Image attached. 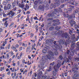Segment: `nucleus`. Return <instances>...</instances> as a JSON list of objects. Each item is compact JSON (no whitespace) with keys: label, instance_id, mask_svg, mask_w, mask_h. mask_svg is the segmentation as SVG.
I'll use <instances>...</instances> for the list:
<instances>
[{"label":"nucleus","instance_id":"46","mask_svg":"<svg viewBox=\"0 0 79 79\" xmlns=\"http://www.w3.org/2000/svg\"><path fill=\"white\" fill-rule=\"evenodd\" d=\"M59 58L60 60H63V57H62V56L61 55H60L59 56Z\"/></svg>","mask_w":79,"mask_h":79},{"label":"nucleus","instance_id":"35","mask_svg":"<svg viewBox=\"0 0 79 79\" xmlns=\"http://www.w3.org/2000/svg\"><path fill=\"white\" fill-rule=\"evenodd\" d=\"M3 17H4V18H6V17H7V14H5V13H3Z\"/></svg>","mask_w":79,"mask_h":79},{"label":"nucleus","instance_id":"15","mask_svg":"<svg viewBox=\"0 0 79 79\" xmlns=\"http://www.w3.org/2000/svg\"><path fill=\"white\" fill-rule=\"evenodd\" d=\"M50 77L48 76L47 77V76H42V78L44 79H50Z\"/></svg>","mask_w":79,"mask_h":79},{"label":"nucleus","instance_id":"55","mask_svg":"<svg viewBox=\"0 0 79 79\" xmlns=\"http://www.w3.org/2000/svg\"><path fill=\"white\" fill-rule=\"evenodd\" d=\"M56 30H58L60 29V27H57L55 28Z\"/></svg>","mask_w":79,"mask_h":79},{"label":"nucleus","instance_id":"21","mask_svg":"<svg viewBox=\"0 0 79 79\" xmlns=\"http://www.w3.org/2000/svg\"><path fill=\"white\" fill-rule=\"evenodd\" d=\"M69 23H73V24H76V22L74 21L73 19H72L71 20L69 21Z\"/></svg>","mask_w":79,"mask_h":79},{"label":"nucleus","instance_id":"20","mask_svg":"<svg viewBox=\"0 0 79 79\" xmlns=\"http://www.w3.org/2000/svg\"><path fill=\"white\" fill-rule=\"evenodd\" d=\"M7 7L9 10H11V4H8Z\"/></svg>","mask_w":79,"mask_h":79},{"label":"nucleus","instance_id":"1","mask_svg":"<svg viewBox=\"0 0 79 79\" xmlns=\"http://www.w3.org/2000/svg\"><path fill=\"white\" fill-rule=\"evenodd\" d=\"M64 36L65 39H68V40H66V41L67 42H65V41H63L62 40L60 39L59 40V44H58V43H56V41H54L53 42L54 44V47H55L56 49H58V48L61 49L62 48V46L61 44H64L66 46L67 45V43H71L72 44L71 45L70 50H73L75 48V43H74V40H75L76 39V37L75 35L73 34L71 35V38H70L69 35H68L67 33L64 34L63 35Z\"/></svg>","mask_w":79,"mask_h":79},{"label":"nucleus","instance_id":"52","mask_svg":"<svg viewBox=\"0 0 79 79\" xmlns=\"http://www.w3.org/2000/svg\"><path fill=\"white\" fill-rule=\"evenodd\" d=\"M30 21L31 23H33V17H31L30 19Z\"/></svg>","mask_w":79,"mask_h":79},{"label":"nucleus","instance_id":"31","mask_svg":"<svg viewBox=\"0 0 79 79\" xmlns=\"http://www.w3.org/2000/svg\"><path fill=\"white\" fill-rule=\"evenodd\" d=\"M47 71H49V72H50V71H52V67H51V66H50L49 69L48 70H47Z\"/></svg>","mask_w":79,"mask_h":79},{"label":"nucleus","instance_id":"17","mask_svg":"<svg viewBox=\"0 0 79 79\" xmlns=\"http://www.w3.org/2000/svg\"><path fill=\"white\" fill-rule=\"evenodd\" d=\"M75 52H76L75 49L73 50V51H71L70 52V55H71V56H73V55H74V53H75Z\"/></svg>","mask_w":79,"mask_h":79},{"label":"nucleus","instance_id":"63","mask_svg":"<svg viewBox=\"0 0 79 79\" xmlns=\"http://www.w3.org/2000/svg\"><path fill=\"white\" fill-rule=\"evenodd\" d=\"M15 47L17 48H18V47H19V45L18 44H17L16 45H15Z\"/></svg>","mask_w":79,"mask_h":79},{"label":"nucleus","instance_id":"60","mask_svg":"<svg viewBox=\"0 0 79 79\" xmlns=\"http://www.w3.org/2000/svg\"><path fill=\"white\" fill-rule=\"evenodd\" d=\"M31 13V11H27L26 13V14H28V15H29Z\"/></svg>","mask_w":79,"mask_h":79},{"label":"nucleus","instance_id":"54","mask_svg":"<svg viewBox=\"0 0 79 79\" xmlns=\"http://www.w3.org/2000/svg\"><path fill=\"white\" fill-rule=\"evenodd\" d=\"M34 34L33 33H31V36L30 37L31 38H32V37H34Z\"/></svg>","mask_w":79,"mask_h":79},{"label":"nucleus","instance_id":"11","mask_svg":"<svg viewBox=\"0 0 79 79\" xmlns=\"http://www.w3.org/2000/svg\"><path fill=\"white\" fill-rule=\"evenodd\" d=\"M58 64L56 65V66L57 68H60V66H61V61L60 60H58Z\"/></svg>","mask_w":79,"mask_h":79},{"label":"nucleus","instance_id":"56","mask_svg":"<svg viewBox=\"0 0 79 79\" xmlns=\"http://www.w3.org/2000/svg\"><path fill=\"white\" fill-rule=\"evenodd\" d=\"M0 48L1 50H3V49H5V47H3L2 46H1L0 47Z\"/></svg>","mask_w":79,"mask_h":79},{"label":"nucleus","instance_id":"26","mask_svg":"<svg viewBox=\"0 0 79 79\" xmlns=\"http://www.w3.org/2000/svg\"><path fill=\"white\" fill-rule=\"evenodd\" d=\"M53 29H54V27H51L49 28V30L50 31H53Z\"/></svg>","mask_w":79,"mask_h":79},{"label":"nucleus","instance_id":"8","mask_svg":"<svg viewBox=\"0 0 79 79\" xmlns=\"http://www.w3.org/2000/svg\"><path fill=\"white\" fill-rule=\"evenodd\" d=\"M58 68H57V67H56V68H55V66L54 67V69L55 71H54L53 72V76H55L56 74H57V71L58 70Z\"/></svg>","mask_w":79,"mask_h":79},{"label":"nucleus","instance_id":"40","mask_svg":"<svg viewBox=\"0 0 79 79\" xmlns=\"http://www.w3.org/2000/svg\"><path fill=\"white\" fill-rule=\"evenodd\" d=\"M22 46H24V47H27V44H25L23 43L22 44Z\"/></svg>","mask_w":79,"mask_h":79},{"label":"nucleus","instance_id":"58","mask_svg":"<svg viewBox=\"0 0 79 79\" xmlns=\"http://www.w3.org/2000/svg\"><path fill=\"white\" fill-rule=\"evenodd\" d=\"M40 26L41 27L40 28L41 29H43L42 27H44V24L43 23Z\"/></svg>","mask_w":79,"mask_h":79},{"label":"nucleus","instance_id":"32","mask_svg":"<svg viewBox=\"0 0 79 79\" xmlns=\"http://www.w3.org/2000/svg\"><path fill=\"white\" fill-rule=\"evenodd\" d=\"M64 61L66 63H68V62L69 61V59L68 58H66V60H64Z\"/></svg>","mask_w":79,"mask_h":79},{"label":"nucleus","instance_id":"28","mask_svg":"<svg viewBox=\"0 0 79 79\" xmlns=\"http://www.w3.org/2000/svg\"><path fill=\"white\" fill-rule=\"evenodd\" d=\"M8 18L7 17L6 18H4L2 19V21H3V22H5H5H6V20H8Z\"/></svg>","mask_w":79,"mask_h":79},{"label":"nucleus","instance_id":"10","mask_svg":"<svg viewBox=\"0 0 79 79\" xmlns=\"http://www.w3.org/2000/svg\"><path fill=\"white\" fill-rule=\"evenodd\" d=\"M74 29L71 28V29L69 30V33L70 35H71L72 34L74 33Z\"/></svg>","mask_w":79,"mask_h":79},{"label":"nucleus","instance_id":"42","mask_svg":"<svg viewBox=\"0 0 79 79\" xmlns=\"http://www.w3.org/2000/svg\"><path fill=\"white\" fill-rule=\"evenodd\" d=\"M4 69H5V68H4V67H1V69H0V71H3V70H4Z\"/></svg>","mask_w":79,"mask_h":79},{"label":"nucleus","instance_id":"41","mask_svg":"<svg viewBox=\"0 0 79 79\" xmlns=\"http://www.w3.org/2000/svg\"><path fill=\"white\" fill-rule=\"evenodd\" d=\"M52 25V24L50 23H48L47 24V26L48 27H50V26H51Z\"/></svg>","mask_w":79,"mask_h":79},{"label":"nucleus","instance_id":"9","mask_svg":"<svg viewBox=\"0 0 79 79\" xmlns=\"http://www.w3.org/2000/svg\"><path fill=\"white\" fill-rule=\"evenodd\" d=\"M39 8L41 11H44L45 6H44L40 5L39 6Z\"/></svg>","mask_w":79,"mask_h":79},{"label":"nucleus","instance_id":"2","mask_svg":"<svg viewBox=\"0 0 79 79\" xmlns=\"http://www.w3.org/2000/svg\"><path fill=\"white\" fill-rule=\"evenodd\" d=\"M64 6V4H63L60 6V7H59L58 9L56 8L54 9V11H55L56 15V16H60V13H61L63 12L61 8H63Z\"/></svg>","mask_w":79,"mask_h":79},{"label":"nucleus","instance_id":"38","mask_svg":"<svg viewBox=\"0 0 79 79\" xmlns=\"http://www.w3.org/2000/svg\"><path fill=\"white\" fill-rule=\"evenodd\" d=\"M42 52L43 53H47V50L44 49L42 50Z\"/></svg>","mask_w":79,"mask_h":79},{"label":"nucleus","instance_id":"57","mask_svg":"<svg viewBox=\"0 0 79 79\" xmlns=\"http://www.w3.org/2000/svg\"><path fill=\"white\" fill-rule=\"evenodd\" d=\"M79 50V46H78L77 47V48H76L75 50L76 51H78Z\"/></svg>","mask_w":79,"mask_h":79},{"label":"nucleus","instance_id":"14","mask_svg":"<svg viewBox=\"0 0 79 79\" xmlns=\"http://www.w3.org/2000/svg\"><path fill=\"white\" fill-rule=\"evenodd\" d=\"M15 12H13V11L12 10H11L10 12V15L11 16H10V18H12L14 16H15Z\"/></svg>","mask_w":79,"mask_h":79},{"label":"nucleus","instance_id":"18","mask_svg":"<svg viewBox=\"0 0 79 79\" xmlns=\"http://www.w3.org/2000/svg\"><path fill=\"white\" fill-rule=\"evenodd\" d=\"M8 21H6V22L4 23V26H5V27H7V26H8V23H7Z\"/></svg>","mask_w":79,"mask_h":79},{"label":"nucleus","instance_id":"29","mask_svg":"<svg viewBox=\"0 0 79 79\" xmlns=\"http://www.w3.org/2000/svg\"><path fill=\"white\" fill-rule=\"evenodd\" d=\"M47 57L49 60H51V59H52V57H51V56H50V55H48L47 56Z\"/></svg>","mask_w":79,"mask_h":79},{"label":"nucleus","instance_id":"5","mask_svg":"<svg viewBox=\"0 0 79 79\" xmlns=\"http://www.w3.org/2000/svg\"><path fill=\"white\" fill-rule=\"evenodd\" d=\"M19 2L18 0H15L13 3H12V8H15V6H19Z\"/></svg>","mask_w":79,"mask_h":79},{"label":"nucleus","instance_id":"62","mask_svg":"<svg viewBox=\"0 0 79 79\" xmlns=\"http://www.w3.org/2000/svg\"><path fill=\"white\" fill-rule=\"evenodd\" d=\"M68 11H72V9L71 8H69L68 9Z\"/></svg>","mask_w":79,"mask_h":79},{"label":"nucleus","instance_id":"51","mask_svg":"<svg viewBox=\"0 0 79 79\" xmlns=\"http://www.w3.org/2000/svg\"><path fill=\"white\" fill-rule=\"evenodd\" d=\"M46 43L47 44H49L50 43V41L49 40V39L48 40H47L46 41Z\"/></svg>","mask_w":79,"mask_h":79},{"label":"nucleus","instance_id":"27","mask_svg":"<svg viewBox=\"0 0 79 79\" xmlns=\"http://www.w3.org/2000/svg\"><path fill=\"white\" fill-rule=\"evenodd\" d=\"M78 13V10H75L74 11H73V14L75 15L76 13Z\"/></svg>","mask_w":79,"mask_h":79},{"label":"nucleus","instance_id":"24","mask_svg":"<svg viewBox=\"0 0 79 79\" xmlns=\"http://www.w3.org/2000/svg\"><path fill=\"white\" fill-rule=\"evenodd\" d=\"M70 18H71V19L72 18H75V15L74 14H73L72 15H70L69 16Z\"/></svg>","mask_w":79,"mask_h":79},{"label":"nucleus","instance_id":"16","mask_svg":"<svg viewBox=\"0 0 79 79\" xmlns=\"http://www.w3.org/2000/svg\"><path fill=\"white\" fill-rule=\"evenodd\" d=\"M79 74H77V73H74V76H73L74 78L77 77H79Z\"/></svg>","mask_w":79,"mask_h":79},{"label":"nucleus","instance_id":"43","mask_svg":"<svg viewBox=\"0 0 79 79\" xmlns=\"http://www.w3.org/2000/svg\"><path fill=\"white\" fill-rule=\"evenodd\" d=\"M11 48L12 50H13L14 51L16 48L15 47V46H12L11 47Z\"/></svg>","mask_w":79,"mask_h":79},{"label":"nucleus","instance_id":"34","mask_svg":"<svg viewBox=\"0 0 79 79\" xmlns=\"http://www.w3.org/2000/svg\"><path fill=\"white\" fill-rule=\"evenodd\" d=\"M16 73L15 72H14V76H13L12 78H13V79H14L15 78V77H16Z\"/></svg>","mask_w":79,"mask_h":79},{"label":"nucleus","instance_id":"3","mask_svg":"<svg viewBox=\"0 0 79 79\" xmlns=\"http://www.w3.org/2000/svg\"><path fill=\"white\" fill-rule=\"evenodd\" d=\"M56 3H54L53 4L52 3L50 5V7L51 10L53 8H55L56 6H58L60 5V0H56Z\"/></svg>","mask_w":79,"mask_h":79},{"label":"nucleus","instance_id":"13","mask_svg":"<svg viewBox=\"0 0 79 79\" xmlns=\"http://www.w3.org/2000/svg\"><path fill=\"white\" fill-rule=\"evenodd\" d=\"M57 21L56 23H54V26H57V25L60 24V23L59 22V21H60L59 19H57Z\"/></svg>","mask_w":79,"mask_h":79},{"label":"nucleus","instance_id":"6","mask_svg":"<svg viewBox=\"0 0 79 79\" xmlns=\"http://www.w3.org/2000/svg\"><path fill=\"white\" fill-rule=\"evenodd\" d=\"M73 66L74 67V68H73L72 69V71L73 72L74 71V73H77V70H78V68L77 67V64H75L73 65Z\"/></svg>","mask_w":79,"mask_h":79},{"label":"nucleus","instance_id":"33","mask_svg":"<svg viewBox=\"0 0 79 79\" xmlns=\"http://www.w3.org/2000/svg\"><path fill=\"white\" fill-rule=\"evenodd\" d=\"M54 54H55V55L57 56V55H58V52L57 51H55L54 52Z\"/></svg>","mask_w":79,"mask_h":79},{"label":"nucleus","instance_id":"47","mask_svg":"<svg viewBox=\"0 0 79 79\" xmlns=\"http://www.w3.org/2000/svg\"><path fill=\"white\" fill-rule=\"evenodd\" d=\"M32 63L31 62H30L29 63V61H28V62H27V64L28 65H31V64Z\"/></svg>","mask_w":79,"mask_h":79},{"label":"nucleus","instance_id":"36","mask_svg":"<svg viewBox=\"0 0 79 79\" xmlns=\"http://www.w3.org/2000/svg\"><path fill=\"white\" fill-rule=\"evenodd\" d=\"M65 2H66L68 3H70L71 2V0H65Z\"/></svg>","mask_w":79,"mask_h":79},{"label":"nucleus","instance_id":"48","mask_svg":"<svg viewBox=\"0 0 79 79\" xmlns=\"http://www.w3.org/2000/svg\"><path fill=\"white\" fill-rule=\"evenodd\" d=\"M49 55H50L51 56H54V55H55V54L53 52H51V53H50Z\"/></svg>","mask_w":79,"mask_h":79},{"label":"nucleus","instance_id":"12","mask_svg":"<svg viewBox=\"0 0 79 79\" xmlns=\"http://www.w3.org/2000/svg\"><path fill=\"white\" fill-rule=\"evenodd\" d=\"M56 12H55V11H53L52 12V13H50L49 14H48V16L49 17H50V16H53V15H55H55H56Z\"/></svg>","mask_w":79,"mask_h":79},{"label":"nucleus","instance_id":"19","mask_svg":"<svg viewBox=\"0 0 79 79\" xmlns=\"http://www.w3.org/2000/svg\"><path fill=\"white\" fill-rule=\"evenodd\" d=\"M63 15V16L66 18H69V16L68 14H65V13H64Z\"/></svg>","mask_w":79,"mask_h":79},{"label":"nucleus","instance_id":"64","mask_svg":"<svg viewBox=\"0 0 79 79\" xmlns=\"http://www.w3.org/2000/svg\"><path fill=\"white\" fill-rule=\"evenodd\" d=\"M6 56H7V59H9V54H7L6 55Z\"/></svg>","mask_w":79,"mask_h":79},{"label":"nucleus","instance_id":"49","mask_svg":"<svg viewBox=\"0 0 79 79\" xmlns=\"http://www.w3.org/2000/svg\"><path fill=\"white\" fill-rule=\"evenodd\" d=\"M54 64H55V62H53L52 63H51L50 64V65L52 66H53Z\"/></svg>","mask_w":79,"mask_h":79},{"label":"nucleus","instance_id":"37","mask_svg":"<svg viewBox=\"0 0 79 79\" xmlns=\"http://www.w3.org/2000/svg\"><path fill=\"white\" fill-rule=\"evenodd\" d=\"M16 7L14 8L13 9H12V11H16Z\"/></svg>","mask_w":79,"mask_h":79},{"label":"nucleus","instance_id":"30","mask_svg":"<svg viewBox=\"0 0 79 79\" xmlns=\"http://www.w3.org/2000/svg\"><path fill=\"white\" fill-rule=\"evenodd\" d=\"M4 9L5 11H6V10H8V7L6 6H5L4 7Z\"/></svg>","mask_w":79,"mask_h":79},{"label":"nucleus","instance_id":"39","mask_svg":"<svg viewBox=\"0 0 79 79\" xmlns=\"http://www.w3.org/2000/svg\"><path fill=\"white\" fill-rule=\"evenodd\" d=\"M35 20H39V19L37 18V17L35 16L33 18Z\"/></svg>","mask_w":79,"mask_h":79},{"label":"nucleus","instance_id":"25","mask_svg":"<svg viewBox=\"0 0 79 79\" xmlns=\"http://www.w3.org/2000/svg\"><path fill=\"white\" fill-rule=\"evenodd\" d=\"M31 49V47L29 46L27 47V50H26V52H28L29 50H30V49Z\"/></svg>","mask_w":79,"mask_h":79},{"label":"nucleus","instance_id":"61","mask_svg":"<svg viewBox=\"0 0 79 79\" xmlns=\"http://www.w3.org/2000/svg\"><path fill=\"white\" fill-rule=\"evenodd\" d=\"M7 14V16H8V15H11V10H10V12L8 13V14Z\"/></svg>","mask_w":79,"mask_h":79},{"label":"nucleus","instance_id":"53","mask_svg":"<svg viewBox=\"0 0 79 79\" xmlns=\"http://www.w3.org/2000/svg\"><path fill=\"white\" fill-rule=\"evenodd\" d=\"M10 32H8L7 34H6V35L5 37V38H6V37H8V35H9V34H10Z\"/></svg>","mask_w":79,"mask_h":79},{"label":"nucleus","instance_id":"22","mask_svg":"<svg viewBox=\"0 0 79 79\" xmlns=\"http://www.w3.org/2000/svg\"><path fill=\"white\" fill-rule=\"evenodd\" d=\"M39 4H42L43 3V0H37Z\"/></svg>","mask_w":79,"mask_h":79},{"label":"nucleus","instance_id":"23","mask_svg":"<svg viewBox=\"0 0 79 79\" xmlns=\"http://www.w3.org/2000/svg\"><path fill=\"white\" fill-rule=\"evenodd\" d=\"M38 27H39L38 26V25H35V29L36 30V32H38Z\"/></svg>","mask_w":79,"mask_h":79},{"label":"nucleus","instance_id":"59","mask_svg":"<svg viewBox=\"0 0 79 79\" xmlns=\"http://www.w3.org/2000/svg\"><path fill=\"white\" fill-rule=\"evenodd\" d=\"M75 2H72L71 1V2L70 3L71 5H74V3Z\"/></svg>","mask_w":79,"mask_h":79},{"label":"nucleus","instance_id":"7","mask_svg":"<svg viewBox=\"0 0 79 79\" xmlns=\"http://www.w3.org/2000/svg\"><path fill=\"white\" fill-rule=\"evenodd\" d=\"M53 33L55 35H60L62 33V31H60V30H57L56 31H53Z\"/></svg>","mask_w":79,"mask_h":79},{"label":"nucleus","instance_id":"50","mask_svg":"<svg viewBox=\"0 0 79 79\" xmlns=\"http://www.w3.org/2000/svg\"><path fill=\"white\" fill-rule=\"evenodd\" d=\"M20 72H21V73H23V72H24V69L23 68L20 69Z\"/></svg>","mask_w":79,"mask_h":79},{"label":"nucleus","instance_id":"44","mask_svg":"<svg viewBox=\"0 0 79 79\" xmlns=\"http://www.w3.org/2000/svg\"><path fill=\"white\" fill-rule=\"evenodd\" d=\"M26 8H27V10H28L29 9V7L27 4H26Z\"/></svg>","mask_w":79,"mask_h":79},{"label":"nucleus","instance_id":"4","mask_svg":"<svg viewBox=\"0 0 79 79\" xmlns=\"http://www.w3.org/2000/svg\"><path fill=\"white\" fill-rule=\"evenodd\" d=\"M27 0H22L21 1V3H19V8H23L24 7V5H25V3H26V2Z\"/></svg>","mask_w":79,"mask_h":79},{"label":"nucleus","instance_id":"45","mask_svg":"<svg viewBox=\"0 0 79 79\" xmlns=\"http://www.w3.org/2000/svg\"><path fill=\"white\" fill-rule=\"evenodd\" d=\"M27 19H28L29 23H30V24H31V22H30V19H29V15H27Z\"/></svg>","mask_w":79,"mask_h":79}]
</instances>
